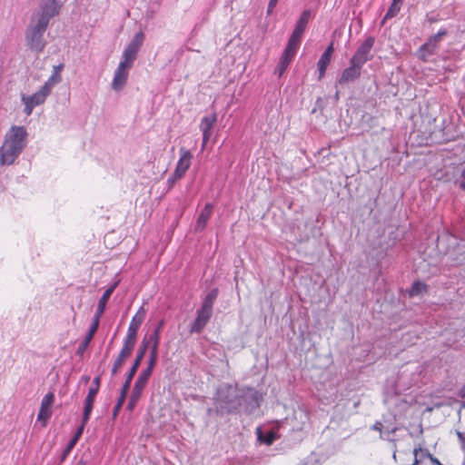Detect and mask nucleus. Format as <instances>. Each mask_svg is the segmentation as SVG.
Segmentation results:
<instances>
[{
	"label": "nucleus",
	"instance_id": "obj_1",
	"mask_svg": "<svg viewBox=\"0 0 465 465\" xmlns=\"http://www.w3.org/2000/svg\"><path fill=\"white\" fill-rule=\"evenodd\" d=\"M59 8L55 0H44L39 8L33 13L25 34L26 45L31 51L40 54L45 50V33L50 20L59 14Z\"/></svg>",
	"mask_w": 465,
	"mask_h": 465
},
{
	"label": "nucleus",
	"instance_id": "obj_2",
	"mask_svg": "<svg viewBox=\"0 0 465 465\" xmlns=\"http://www.w3.org/2000/svg\"><path fill=\"white\" fill-rule=\"evenodd\" d=\"M254 401L258 405L257 391L252 389L239 391L236 388L228 386L221 389L217 393L216 408L222 414L240 411L245 403Z\"/></svg>",
	"mask_w": 465,
	"mask_h": 465
},
{
	"label": "nucleus",
	"instance_id": "obj_3",
	"mask_svg": "<svg viewBox=\"0 0 465 465\" xmlns=\"http://www.w3.org/2000/svg\"><path fill=\"white\" fill-rule=\"evenodd\" d=\"M27 131L24 126L13 125L5 134L0 147V164L10 165L27 144Z\"/></svg>",
	"mask_w": 465,
	"mask_h": 465
},
{
	"label": "nucleus",
	"instance_id": "obj_4",
	"mask_svg": "<svg viewBox=\"0 0 465 465\" xmlns=\"http://www.w3.org/2000/svg\"><path fill=\"white\" fill-rule=\"evenodd\" d=\"M154 366H151L148 364L147 368L142 371L139 374L136 381L134 382L128 404L127 409L129 411H133L137 402L139 401L143 390L145 389L147 382L149 381L150 376L152 375L153 370Z\"/></svg>",
	"mask_w": 465,
	"mask_h": 465
},
{
	"label": "nucleus",
	"instance_id": "obj_5",
	"mask_svg": "<svg viewBox=\"0 0 465 465\" xmlns=\"http://www.w3.org/2000/svg\"><path fill=\"white\" fill-rule=\"evenodd\" d=\"M51 94V92L43 85L39 91L33 94L32 95L22 94V102L25 104L24 113L26 115H30L33 112V109L45 103L46 97Z\"/></svg>",
	"mask_w": 465,
	"mask_h": 465
},
{
	"label": "nucleus",
	"instance_id": "obj_6",
	"mask_svg": "<svg viewBox=\"0 0 465 465\" xmlns=\"http://www.w3.org/2000/svg\"><path fill=\"white\" fill-rule=\"evenodd\" d=\"M374 42V37H367L365 41L358 47L357 51L351 58V61L356 63L361 66H363L365 63H367L372 58L371 51L373 47Z\"/></svg>",
	"mask_w": 465,
	"mask_h": 465
},
{
	"label": "nucleus",
	"instance_id": "obj_7",
	"mask_svg": "<svg viewBox=\"0 0 465 465\" xmlns=\"http://www.w3.org/2000/svg\"><path fill=\"white\" fill-rule=\"evenodd\" d=\"M311 15H312V13L310 10H304L302 13V15L295 25L294 30H293L291 37L289 38V41H288L289 44L293 45L297 47L300 46L302 35L306 29V26L309 23Z\"/></svg>",
	"mask_w": 465,
	"mask_h": 465
},
{
	"label": "nucleus",
	"instance_id": "obj_8",
	"mask_svg": "<svg viewBox=\"0 0 465 465\" xmlns=\"http://www.w3.org/2000/svg\"><path fill=\"white\" fill-rule=\"evenodd\" d=\"M146 311L143 306H141L135 315L133 317L124 341L135 345L137 331L144 321Z\"/></svg>",
	"mask_w": 465,
	"mask_h": 465
},
{
	"label": "nucleus",
	"instance_id": "obj_9",
	"mask_svg": "<svg viewBox=\"0 0 465 465\" xmlns=\"http://www.w3.org/2000/svg\"><path fill=\"white\" fill-rule=\"evenodd\" d=\"M298 48L299 47L287 43V45L280 58L279 64L274 71V74H278L279 77H281L283 74V73L289 66L290 63L296 54Z\"/></svg>",
	"mask_w": 465,
	"mask_h": 465
},
{
	"label": "nucleus",
	"instance_id": "obj_10",
	"mask_svg": "<svg viewBox=\"0 0 465 465\" xmlns=\"http://www.w3.org/2000/svg\"><path fill=\"white\" fill-rule=\"evenodd\" d=\"M133 65L120 62L117 69L114 72V76L112 83V88L114 91H120L124 88L127 82L129 70Z\"/></svg>",
	"mask_w": 465,
	"mask_h": 465
},
{
	"label": "nucleus",
	"instance_id": "obj_11",
	"mask_svg": "<svg viewBox=\"0 0 465 465\" xmlns=\"http://www.w3.org/2000/svg\"><path fill=\"white\" fill-rule=\"evenodd\" d=\"M148 346H149V341H147L145 339H143L140 345V348L137 351V354H136L135 360L133 363V366L127 374L125 382L123 385L125 388H130L131 381H132L134 376L135 375V373L144 357V354L147 351Z\"/></svg>",
	"mask_w": 465,
	"mask_h": 465
},
{
	"label": "nucleus",
	"instance_id": "obj_12",
	"mask_svg": "<svg viewBox=\"0 0 465 465\" xmlns=\"http://www.w3.org/2000/svg\"><path fill=\"white\" fill-rule=\"evenodd\" d=\"M163 321H161L159 322L158 326L153 331V333L149 337V339H147L146 337L144 338L147 341H149V343L150 342L153 343L152 347H151L149 361H148V364H150L151 366H155L156 361H157L158 346H159V341H160V332H161V329L163 328Z\"/></svg>",
	"mask_w": 465,
	"mask_h": 465
},
{
	"label": "nucleus",
	"instance_id": "obj_13",
	"mask_svg": "<svg viewBox=\"0 0 465 465\" xmlns=\"http://www.w3.org/2000/svg\"><path fill=\"white\" fill-rule=\"evenodd\" d=\"M361 68L362 66L350 60V66L342 71L337 84L344 85L348 83L354 82L361 76Z\"/></svg>",
	"mask_w": 465,
	"mask_h": 465
},
{
	"label": "nucleus",
	"instance_id": "obj_14",
	"mask_svg": "<svg viewBox=\"0 0 465 465\" xmlns=\"http://www.w3.org/2000/svg\"><path fill=\"white\" fill-rule=\"evenodd\" d=\"M213 313V310L205 308L203 306L201 307L197 311V316L194 320L193 323L191 326L190 331L192 333H200L211 319Z\"/></svg>",
	"mask_w": 465,
	"mask_h": 465
},
{
	"label": "nucleus",
	"instance_id": "obj_15",
	"mask_svg": "<svg viewBox=\"0 0 465 465\" xmlns=\"http://www.w3.org/2000/svg\"><path fill=\"white\" fill-rule=\"evenodd\" d=\"M216 121H217L216 114H212L210 115L204 116L201 120L200 130L203 133L202 149H203L205 147L207 142L209 141V139L212 135L211 131H212L214 124L216 123Z\"/></svg>",
	"mask_w": 465,
	"mask_h": 465
},
{
	"label": "nucleus",
	"instance_id": "obj_16",
	"mask_svg": "<svg viewBox=\"0 0 465 465\" xmlns=\"http://www.w3.org/2000/svg\"><path fill=\"white\" fill-rule=\"evenodd\" d=\"M193 159V154L189 150L184 148L180 149V159L176 164V168L174 173L177 177H183L187 170L191 165V161Z\"/></svg>",
	"mask_w": 465,
	"mask_h": 465
},
{
	"label": "nucleus",
	"instance_id": "obj_17",
	"mask_svg": "<svg viewBox=\"0 0 465 465\" xmlns=\"http://www.w3.org/2000/svg\"><path fill=\"white\" fill-rule=\"evenodd\" d=\"M54 401V395L48 392L42 400L40 410L37 415L38 420L45 421L52 414L51 407Z\"/></svg>",
	"mask_w": 465,
	"mask_h": 465
},
{
	"label": "nucleus",
	"instance_id": "obj_18",
	"mask_svg": "<svg viewBox=\"0 0 465 465\" xmlns=\"http://www.w3.org/2000/svg\"><path fill=\"white\" fill-rule=\"evenodd\" d=\"M134 348V345L124 341V346H123L122 350L120 351L118 357L114 361L113 368H112L113 375H115L117 373L119 369L124 363L125 360L131 355Z\"/></svg>",
	"mask_w": 465,
	"mask_h": 465
},
{
	"label": "nucleus",
	"instance_id": "obj_19",
	"mask_svg": "<svg viewBox=\"0 0 465 465\" xmlns=\"http://www.w3.org/2000/svg\"><path fill=\"white\" fill-rule=\"evenodd\" d=\"M116 286H117V282L111 285L100 298V300L98 302L96 312H95L94 320H93L94 322H96L99 323L100 318L105 311L106 303H107L108 300L110 299L112 293L114 292V289L116 288Z\"/></svg>",
	"mask_w": 465,
	"mask_h": 465
},
{
	"label": "nucleus",
	"instance_id": "obj_20",
	"mask_svg": "<svg viewBox=\"0 0 465 465\" xmlns=\"http://www.w3.org/2000/svg\"><path fill=\"white\" fill-rule=\"evenodd\" d=\"M213 204L206 203L202 212L199 214V217L195 223V231L201 232L203 231L207 224L208 220L210 219L213 213Z\"/></svg>",
	"mask_w": 465,
	"mask_h": 465
},
{
	"label": "nucleus",
	"instance_id": "obj_21",
	"mask_svg": "<svg viewBox=\"0 0 465 465\" xmlns=\"http://www.w3.org/2000/svg\"><path fill=\"white\" fill-rule=\"evenodd\" d=\"M447 35L446 29L440 30L436 35L430 36L428 41L421 46V50L428 51L432 54L437 48L438 44L441 41L442 37Z\"/></svg>",
	"mask_w": 465,
	"mask_h": 465
},
{
	"label": "nucleus",
	"instance_id": "obj_22",
	"mask_svg": "<svg viewBox=\"0 0 465 465\" xmlns=\"http://www.w3.org/2000/svg\"><path fill=\"white\" fill-rule=\"evenodd\" d=\"M98 326H99V323L93 321V322H92V324L90 326L88 333L86 334L84 340L83 341V342L80 344V346L77 349L76 353L78 355H83L84 354V352L85 351V350L88 347L89 343L93 340L94 335L97 331Z\"/></svg>",
	"mask_w": 465,
	"mask_h": 465
},
{
	"label": "nucleus",
	"instance_id": "obj_23",
	"mask_svg": "<svg viewBox=\"0 0 465 465\" xmlns=\"http://www.w3.org/2000/svg\"><path fill=\"white\" fill-rule=\"evenodd\" d=\"M137 54H138L137 49L131 47L130 45H127L123 53L121 62L125 63L130 65H133L134 60L136 59Z\"/></svg>",
	"mask_w": 465,
	"mask_h": 465
},
{
	"label": "nucleus",
	"instance_id": "obj_24",
	"mask_svg": "<svg viewBox=\"0 0 465 465\" xmlns=\"http://www.w3.org/2000/svg\"><path fill=\"white\" fill-rule=\"evenodd\" d=\"M94 399H95V397L91 396V395H87L86 398H85L84 407V413H83L84 424H85L88 421L89 418H90V414H91V411L93 410V405H94Z\"/></svg>",
	"mask_w": 465,
	"mask_h": 465
},
{
	"label": "nucleus",
	"instance_id": "obj_25",
	"mask_svg": "<svg viewBox=\"0 0 465 465\" xmlns=\"http://www.w3.org/2000/svg\"><path fill=\"white\" fill-rule=\"evenodd\" d=\"M331 56L322 54L318 61L319 79L325 75L326 69L331 62Z\"/></svg>",
	"mask_w": 465,
	"mask_h": 465
},
{
	"label": "nucleus",
	"instance_id": "obj_26",
	"mask_svg": "<svg viewBox=\"0 0 465 465\" xmlns=\"http://www.w3.org/2000/svg\"><path fill=\"white\" fill-rule=\"evenodd\" d=\"M218 296V290L213 289L204 298L202 306L213 310V303Z\"/></svg>",
	"mask_w": 465,
	"mask_h": 465
},
{
	"label": "nucleus",
	"instance_id": "obj_27",
	"mask_svg": "<svg viewBox=\"0 0 465 465\" xmlns=\"http://www.w3.org/2000/svg\"><path fill=\"white\" fill-rule=\"evenodd\" d=\"M62 81V76L57 72L53 71L51 76L48 78V80L45 83L44 86L45 89L52 91L53 87L59 84Z\"/></svg>",
	"mask_w": 465,
	"mask_h": 465
},
{
	"label": "nucleus",
	"instance_id": "obj_28",
	"mask_svg": "<svg viewBox=\"0 0 465 465\" xmlns=\"http://www.w3.org/2000/svg\"><path fill=\"white\" fill-rule=\"evenodd\" d=\"M130 388H125L124 386H123L122 388V391H121V394H120V397L117 401V403L115 404L114 408V411H113V415L114 417H116L117 414H118V411H120V409L122 408L124 401H125V398H126V394L128 392Z\"/></svg>",
	"mask_w": 465,
	"mask_h": 465
},
{
	"label": "nucleus",
	"instance_id": "obj_29",
	"mask_svg": "<svg viewBox=\"0 0 465 465\" xmlns=\"http://www.w3.org/2000/svg\"><path fill=\"white\" fill-rule=\"evenodd\" d=\"M427 291V285L420 282H415L412 283L411 288L410 290V295L415 296L419 295Z\"/></svg>",
	"mask_w": 465,
	"mask_h": 465
},
{
	"label": "nucleus",
	"instance_id": "obj_30",
	"mask_svg": "<svg viewBox=\"0 0 465 465\" xmlns=\"http://www.w3.org/2000/svg\"><path fill=\"white\" fill-rule=\"evenodd\" d=\"M143 40H144L143 33L138 32L134 35V36L133 37L132 41L128 44V45H130L131 47H134L139 51L141 46L143 45Z\"/></svg>",
	"mask_w": 465,
	"mask_h": 465
},
{
	"label": "nucleus",
	"instance_id": "obj_31",
	"mask_svg": "<svg viewBox=\"0 0 465 465\" xmlns=\"http://www.w3.org/2000/svg\"><path fill=\"white\" fill-rule=\"evenodd\" d=\"M401 4V2L393 0V3L390 6L389 10L387 11V13L384 16V19H389V18H392L393 16H395L400 12Z\"/></svg>",
	"mask_w": 465,
	"mask_h": 465
},
{
	"label": "nucleus",
	"instance_id": "obj_32",
	"mask_svg": "<svg viewBox=\"0 0 465 465\" xmlns=\"http://www.w3.org/2000/svg\"><path fill=\"white\" fill-rule=\"evenodd\" d=\"M258 439L261 442H263L267 445H271L275 440V434L274 432L270 431L265 436H263L262 432L259 431Z\"/></svg>",
	"mask_w": 465,
	"mask_h": 465
},
{
	"label": "nucleus",
	"instance_id": "obj_33",
	"mask_svg": "<svg viewBox=\"0 0 465 465\" xmlns=\"http://www.w3.org/2000/svg\"><path fill=\"white\" fill-rule=\"evenodd\" d=\"M100 388V377H95L93 381V386L89 388L88 394L95 397Z\"/></svg>",
	"mask_w": 465,
	"mask_h": 465
},
{
	"label": "nucleus",
	"instance_id": "obj_34",
	"mask_svg": "<svg viewBox=\"0 0 465 465\" xmlns=\"http://www.w3.org/2000/svg\"><path fill=\"white\" fill-rule=\"evenodd\" d=\"M75 444H76L75 439H71L70 441L68 442L66 448L64 449V450L63 452V455L61 457V460L62 461L66 459L67 455L71 452V450L74 449Z\"/></svg>",
	"mask_w": 465,
	"mask_h": 465
},
{
	"label": "nucleus",
	"instance_id": "obj_35",
	"mask_svg": "<svg viewBox=\"0 0 465 465\" xmlns=\"http://www.w3.org/2000/svg\"><path fill=\"white\" fill-rule=\"evenodd\" d=\"M182 178L183 177H177L176 173L173 172V175L167 181L168 188L171 189L175 184V183Z\"/></svg>",
	"mask_w": 465,
	"mask_h": 465
},
{
	"label": "nucleus",
	"instance_id": "obj_36",
	"mask_svg": "<svg viewBox=\"0 0 465 465\" xmlns=\"http://www.w3.org/2000/svg\"><path fill=\"white\" fill-rule=\"evenodd\" d=\"M457 436L460 442L461 449L465 451V434L460 431H457Z\"/></svg>",
	"mask_w": 465,
	"mask_h": 465
},
{
	"label": "nucleus",
	"instance_id": "obj_37",
	"mask_svg": "<svg viewBox=\"0 0 465 465\" xmlns=\"http://www.w3.org/2000/svg\"><path fill=\"white\" fill-rule=\"evenodd\" d=\"M85 424H84V421H82V425L77 429L74 436L72 438V439H75V441L77 442L79 438L81 437L83 431H84V427Z\"/></svg>",
	"mask_w": 465,
	"mask_h": 465
},
{
	"label": "nucleus",
	"instance_id": "obj_38",
	"mask_svg": "<svg viewBox=\"0 0 465 465\" xmlns=\"http://www.w3.org/2000/svg\"><path fill=\"white\" fill-rule=\"evenodd\" d=\"M419 452H421V449L420 448H415L413 450V454H414V461H413V464L412 465H418L419 462H420V460L418 458L419 456Z\"/></svg>",
	"mask_w": 465,
	"mask_h": 465
},
{
	"label": "nucleus",
	"instance_id": "obj_39",
	"mask_svg": "<svg viewBox=\"0 0 465 465\" xmlns=\"http://www.w3.org/2000/svg\"><path fill=\"white\" fill-rule=\"evenodd\" d=\"M278 0H270L268 5V14L272 13L273 8L276 6Z\"/></svg>",
	"mask_w": 465,
	"mask_h": 465
},
{
	"label": "nucleus",
	"instance_id": "obj_40",
	"mask_svg": "<svg viewBox=\"0 0 465 465\" xmlns=\"http://www.w3.org/2000/svg\"><path fill=\"white\" fill-rule=\"evenodd\" d=\"M333 52H334L333 44L331 43L330 45L326 48V50L323 52V54L332 56Z\"/></svg>",
	"mask_w": 465,
	"mask_h": 465
},
{
	"label": "nucleus",
	"instance_id": "obj_41",
	"mask_svg": "<svg viewBox=\"0 0 465 465\" xmlns=\"http://www.w3.org/2000/svg\"><path fill=\"white\" fill-rule=\"evenodd\" d=\"M371 429H372L373 430H377V431H380V432L381 433V430H382V423H381V421H376V422L372 425Z\"/></svg>",
	"mask_w": 465,
	"mask_h": 465
},
{
	"label": "nucleus",
	"instance_id": "obj_42",
	"mask_svg": "<svg viewBox=\"0 0 465 465\" xmlns=\"http://www.w3.org/2000/svg\"><path fill=\"white\" fill-rule=\"evenodd\" d=\"M63 69H64V64H60L54 65L53 67V71L57 72L60 74H61V72H62Z\"/></svg>",
	"mask_w": 465,
	"mask_h": 465
},
{
	"label": "nucleus",
	"instance_id": "obj_43",
	"mask_svg": "<svg viewBox=\"0 0 465 465\" xmlns=\"http://www.w3.org/2000/svg\"><path fill=\"white\" fill-rule=\"evenodd\" d=\"M460 394H461L462 397H465V384L461 388Z\"/></svg>",
	"mask_w": 465,
	"mask_h": 465
},
{
	"label": "nucleus",
	"instance_id": "obj_44",
	"mask_svg": "<svg viewBox=\"0 0 465 465\" xmlns=\"http://www.w3.org/2000/svg\"><path fill=\"white\" fill-rule=\"evenodd\" d=\"M75 465H86L83 460H78Z\"/></svg>",
	"mask_w": 465,
	"mask_h": 465
},
{
	"label": "nucleus",
	"instance_id": "obj_45",
	"mask_svg": "<svg viewBox=\"0 0 465 465\" xmlns=\"http://www.w3.org/2000/svg\"><path fill=\"white\" fill-rule=\"evenodd\" d=\"M335 98L338 100L339 99V92H336L335 94Z\"/></svg>",
	"mask_w": 465,
	"mask_h": 465
},
{
	"label": "nucleus",
	"instance_id": "obj_46",
	"mask_svg": "<svg viewBox=\"0 0 465 465\" xmlns=\"http://www.w3.org/2000/svg\"><path fill=\"white\" fill-rule=\"evenodd\" d=\"M88 380H89V377L84 378V381H88Z\"/></svg>",
	"mask_w": 465,
	"mask_h": 465
}]
</instances>
